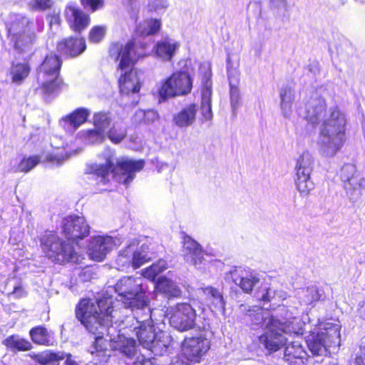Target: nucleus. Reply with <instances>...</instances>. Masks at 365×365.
I'll use <instances>...</instances> for the list:
<instances>
[{"label": "nucleus", "instance_id": "f257e3e1", "mask_svg": "<svg viewBox=\"0 0 365 365\" xmlns=\"http://www.w3.org/2000/svg\"><path fill=\"white\" fill-rule=\"evenodd\" d=\"M75 314L88 331L109 334L110 341L115 343V348L128 359L132 360L137 355L134 336L131 332L125 334L121 312L113 305L111 298L82 299L76 307Z\"/></svg>", "mask_w": 365, "mask_h": 365}, {"label": "nucleus", "instance_id": "f03ea898", "mask_svg": "<svg viewBox=\"0 0 365 365\" xmlns=\"http://www.w3.org/2000/svg\"><path fill=\"white\" fill-rule=\"evenodd\" d=\"M305 109L304 118L308 123H321L318 139L321 154L325 157L334 156L346 140L345 115L336 106L327 110L325 100L317 93L307 102Z\"/></svg>", "mask_w": 365, "mask_h": 365}, {"label": "nucleus", "instance_id": "7ed1b4c3", "mask_svg": "<svg viewBox=\"0 0 365 365\" xmlns=\"http://www.w3.org/2000/svg\"><path fill=\"white\" fill-rule=\"evenodd\" d=\"M32 22L19 14L11 16V22L6 24L9 36L16 51L22 55L24 61H14L9 70L11 82L21 85L29 76L31 68L29 59L34 52L36 34L31 31Z\"/></svg>", "mask_w": 365, "mask_h": 365}, {"label": "nucleus", "instance_id": "20e7f679", "mask_svg": "<svg viewBox=\"0 0 365 365\" xmlns=\"http://www.w3.org/2000/svg\"><path fill=\"white\" fill-rule=\"evenodd\" d=\"M135 315L122 317L121 323L125 324V334L131 332L143 348L150 350L155 356L166 354L170 338L165 333L155 331L154 311L150 308L148 314L138 312V314Z\"/></svg>", "mask_w": 365, "mask_h": 365}, {"label": "nucleus", "instance_id": "39448f33", "mask_svg": "<svg viewBox=\"0 0 365 365\" xmlns=\"http://www.w3.org/2000/svg\"><path fill=\"white\" fill-rule=\"evenodd\" d=\"M104 162L88 165L87 173L100 178L106 184L111 174L115 180L128 186L135 178V173L141 170L145 163L143 160H135L126 157L116 158L112 149L106 148L99 155Z\"/></svg>", "mask_w": 365, "mask_h": 365}, {"label": "nucleus", "instance_id": "423d86ee", "mask_svg": "<svg viewBox=\"0 0 365 365\" xmlns=\"http://www.w3.org/2000/svg\"><path fill=\"white\" fill-rule=\"evenodd\" d=\"M109 53L115 61H119L118 70L120 71L118 80L120 91L123 94L136 93L140 91V83L137 70L133 68L137 58L142 54L138 53L135 43L130 41L125 45L114 43Z\"/></svg>", "mask_w": 365, "mask_h": 365}, {"label": "nucleus", "instance_id": "0eeeda50", "mask_svg": "<svg viewBox=\"0 0 365 365\" xmlns=\"http://www.w3.org/2000/svg\"><path fill=\"white\" fill-rule=\"evenodd\" d=\"M114 289L118 302H121L124 308L130 309L134 314H138V312L149 313L150 298L146 294L148 287L143 277H124L116 282Z\"/></svg>", "mask_w": 365, "mask_h": 365}, {"label": "nucleus", "instance_id": "6e6552de", "mask_svg": "<svg viewBox=\"0 0 365 365\" xmlns=\"http://www.w3.org/2000/svg\"><path fill=\"white\" fill-rule=\"evenodd\" d=\"M340 329L339 322L319 323L305 337L310 352L314 356H323L329 349L337 350L341 344Z\"/></svg>", "mask_w": 365, "mask_h": 365}, {"label": "nucleus", "instance_id": "1a4fd4ad", "mask_svg": "<svg viewBox=\"0 0 365 365\" xmlns=\"http://www.w3.org/2000/svg\"><path fill=\"white\" fill-rule=\"evenodd\" d=\"M70 241H65L56 234L48 232L41 237V244L46 256L52 261L60 264L64 262L78 263L80 260V255Z\"/></svg>", "mask_w": 365, "mask_h": 365}, {"label": "nucleus", "instance_id": "9d476101", "mask_svg": "<svg viewBox=\"0 0 365 365\" xmlns=\"http://www.w3.org/2000/svg\"><path fill=\"white\" fill-rule=\"evenodd\" d=\"M61 64L56 54L51 53L45 57L38 68L37 76L43 93L54 94L60 91L62 84V80L59 78Z\"/></svg>", "mask_w": 365, "mask_h": 365}, {"label": "nucleus", "instance_id": "9b49d317", "mask_svg": "<svg viewBox=\"0 0 365 365\" xmlns=\"http://www.w3.org/2000/svg\"><path fill=\"white\" fill-rule=\"evenodd\" d=\"M296 309H289L284 306L279 307V316L271 317L272 327H277L283 334L302 336L307 328V315L302 318L296 316Z\"/></svg>", "mask_w": 365, "mask_h": 365}, {"label": "nucleus", "instance_id": "f8f14e48", "mask_svg": "<svg viewBox=\"0 0 365 365\" xmlns=\"http://www.w3.org/2000/svg\"><path fill=\"white\" fill-rule=\"evenodd\" d=\"M192 88V80L190 76L185 71H178L160 82L158 93L160 98L166 100L187 95L190 93Z\"/></svg>", "mask_w": 365, "mask_h": 365}, {"label": "nucleus", "instance_id": "ddd939ff", "mask_svg": "<svg viewBox=\"0 0 365 365\" xmlns=\"http://www.w3.org/2000/svg\"><path fill=\"white\" fill-rule=\"evenodd\" d=\"M165 314L169 317L170 325L180 331L192 329L195 324V310L189 303H177L167 307Z\"/></svg>", "mask_w": 365, "mask_h": 365}, {"label": "nucleus", "instance_id": "4468645a", "mask_svg": "<svg viewBox=\"0 0 365 365\" xmlns=\"http://www.w3.org/2000/svg\"><path fill=\"white\" fill-rule=\"evenodd\" d=\"M313 158L307 151L303 152L297 160L294 181L297 189L302 196H307L314 187V182L310 178L313 170Z\"/></svg>", "mask_w": 365, "mask_h": 365}, {"label": "nucleus", "instance_id": "2eb2a0df", "mask_svg": "<svg viewBox=\"0 0 365 365\" xmlns=\"http://www.w3.org/2000/svg\"><path fill=\"white\" fill-rule=\"evenodd\" d=\"M340 178L346 194L351 200L361 195V190L365 186V179L354 165H344L340 170Z\"/></svg>", "mask_w": 365, "mask_h": 365}, {"label": "nucleus", "instance_id": "dca6fc26", "mask_svg": "<svg viewBox=\"0 0 365 365\" xmlns=\"http://www.w3.org/2000/svg\"><path fill=\"white\" fill-rule=\"evenodd\" d=\"M62 232L68 240L78 243L90 233V226L83 216L69 215L62 220Z\"/></svg>", "mask_w": 365, "mask_h": 365}, {"label": "nucleus", "instance_id": "f3484780", "mask_svg": "<svg viewBox=\"0 0 365 365\" xmlns=\"http://www.w3.org/2000/svg\"><path fill=\"white\" fill-rule=\"evenodd\" d=\"M210 347V341L200 335L185 338L182 344V351L192 362H198Z\"/></svg>", "mask_w": 365, "mask_h": 365}, {"label": "nucleus", "instance_id": "a211bd4d", "mask_svg": "<svg viewBox=\"0 0 365 365\" xmlns=\"http://www.w3.org/2000/svg\"><path fill=\"white\" fill-rule=\"evenodd\" d=\"M116 245V239L110 236H94L91 238L88 245V254L92 259L102 261Z\"/></svg>", "mask_w": 365, "mask_h": 365}, {"label": "nucleus", "instance_id": "6ab92c4d", "mask_svg": "<svg viewBox=\"0 0 365 365\" xmlns=\"http://www.w3.org/2000/svg\"><path fill=\"white\" fill-rule=\"evenodd\" d=\"M197 294L202 304L206 305L215 314H224L225 300L221 292L212 287L200 288Z\"/></svg>", "mask_w": 365, "mask_h": 365}, {"label": "nucleus", "instance_id": "aec40b11", "mask_svg": "<svg viewBox=\"0 0 365 365\" xmlns=\"http://www.w3.org/2000/svg\"><path fill=\"white\" fill-rule=\"evenodd\" d=\"M182 252L186 261L191 263L197 269L205 268L207 264L204 258V250L197 242L188 235H185L183 238Z\"/></svg>", "mask_w": 365, "mask_h": 365}, {"label": "nucleus", "instance_id": "412c9836", "mask_svg": "<svg viewBox=\"0 0 365 365\" xmlns=\"http://www.w3.org/2000/svg\"><path fill=\"white\" fill-rule=\"evenodd\" d=\"M267 331L259 336V344L269 352L272 353L282 347L287 339L277 327H272L271 318L267 324Z\"/></svg>", "mask_w": 365, "mask_h": 365}, {"label": "nucleus", "instance_id": "4be33fe9", "mask_svg": "<svg viewBox=\"0 0 365 365\" xmlns=\"http://www.w3.org/2000/svg\"><path fill=\"white\" fill-rule=\"evenodd\" d=\"M230 274L233 282L245 293H250L254 288L257 289L262 284V276L254 271L235 269L230 272Z\"/></svg>", "mask_w": 365, "mask_h": 365}, {"label": "nucleus", "instance_id": "5701e85b", "mask_svg": "<svg viewBox=\"0 0 365 365\" xmlns=\"http://www.w3.org/2000/svg\"><path fill=\"white\" fill-rule=\"evenodd\" d=\"M286 293L283 291H276L267 284H261L255 292V297L262 302L263 306L270 303L268 309H274L276 306L280 307L278 304L279 302L286 299Z\"/></svg>", "mask_w": 365, "mask_h": 365}, {"label": "nucleus", "instance_id": "b1692460", "mask_svg": "<svg viewBox=\"0 0 365 365\" xmlns=\"http://www.w3.org/2000/svg\"><path fill=\"white\" fill-rule=\"evenodd\" d=\"M210 69L205 73L202 78L203 88L202 90V100L200 111L201 114L205 120H211L212 118L211 96H212V82L210 80Z\"/></svg>", "mask_w": 365, "mask_h": 365}, {"label": "nucleus", "instance_id": "393cba45", "mask_svg": "<svg viewBox=\"0 0 365 365\" xmlns=\"http://www.w3.org/2000/svg\"><path fill=\"white\" fill-rule=\"evenodd\" d=\"M65 16L70 27L76 32H81L89 24V16L82 10L73 6H68L65 9Z\"/></svg>", "mask_w": 365, "mask_h": 365}, {"label": "nucleus", "instance_id": "a878e982", "mask_svg": "<svg viewBox=\"0 0 365 365\" xmlns=\"http://www.w3.org/2000/svg\"><path fill=\"white\" fill-rule=\"evenodd\" d=\"M308 354L299 341L289 343L284 349V359L289 365H304Z\"/></svg>", "mask_w": 365, "mask_h": 365}, {"label": "nucleus", "instance_id": "bb28decb", "mask_svg": "<svg viewBox=\"0 0 365 365\" xmlns=\"http://www.w3.org/2000/svg\"><path fill=\"white\" fill-rule=\"evenodd\" d=\"M86 48V41L83 38L69 37L57 45V49L61 54L70 57H76L81 54Z\"/></svg>", "mask_w": 365, "mask_h": 365}, {"label": "nucleus", "instance_id": "cd10ccee", "mask_svg": "<svg viewBox=\"0 0 365 365\" xmlns=\"http://www.w3.org/2000/svg\"><path fill=\"white\" fill-rule=\"evenodd\" d=\"M90 111L86 108H77L71 114L62 118L60 124L68 132L72 133L87 120Z\"/></svg>", "mask_w": 365, "mask_h": 365}, {"label": "nucleus", "instance_id": "c85d7f7f", "mask_svg": "<svg viewBox=\"0 0 365 365\" xmlns=\"http://www.w3.org/2000/svg\"><path fill=\"white\" fill-rule=\"evenodd\" d=\"M198 107L195 103L183 107L179 112L173 115V122L180 128L191 126L195 121Z\"/></svg>", "mask_w": 365, "mask_h": 365}, {"label": "nucleus", "instance_id": "c756f323", "mask_svg": "<svg viewBox=\"0 0 365 365\" xmlns=\"http://www.w3.org/2000/svg\"><path fill=\"white\" fill-rule=\"evenodd\" d=\"M240 308L242 311L247 312L246 317L250 321V326L253 329H257L259 326H264L267 328L268 320L274 317V315L268 316L267 312H264L259 307H251L247 305H241Z\"/></svg>", "mask_w": 365, "mask_h": 365}, {"label": "nucleus", "instance_id": "7c9ffc66", "mask_svg": "<svg viewBox=\"0 0 365 365\" xmlns=\"http://www.w3.org/2000/svg\"><path fill=\"white\" fill-rule=\"evenodd\" d=\"M280 109L282 115L290 118L292 113V104L295 98L294 88L290 83L284 84L279 89Z\"/></svg>", "mask_w": 365, "mask_h": 365}, {"label": "nucleus", "instance_id": "2f4dec72", "mask_svg": "<svg viewBox=\"0 0 365 365\" xmlns=\"http://www.w3.org/2000/svg\"><path fill=\"white\" fill-rule=\"evenodd\" d=\"M297 297L301 304L314 305V304L325 298L324 292L317 286H310L302 289L297 293Z\"/></svg>", "mask_w": 365, "mask_h": 365}, {"label": "nucleus", "instance_id": "473e14b6", "mask_svg": "<svg viewBox=\"0 0 365 365\" xmlns=\"http://www.w3.org/2000/svg\"><path fill=\"white\" fill-rule=\"evenodd\" d=\"M180 44L175 40L164 38L158 41L155 47L156 54L165 61H170Z\"/></svg>", "mask_w": 365, "mask_h": 365}, {"label": "nucleus", "instance_id": "72a5a7b5", "mask_svg": "<svg viewBox=\"0 0 365 365\" xmlns=\"http://www.w3.org/2000/svg\"><path fill=\"white\" fill-rule=\"evenodd\" d=\"M155 287L160 292L164 294L169 299L178 298L182 294V291L176 283L165 277H160Z\"/></svg>", "mask_w": 365, "mask_h": 365}, {"label": "nucleus", "instance_id": "f704fd0d", "mask_svg": "<svg viewBox=\"0 0 365 365\" xmlns=\"http://www.w3.org/2000/svg\"><path fill=\"white\" fill-rule=\"evenodd\" d=\"M2 344L12 351H24L31 349V344L19 335L13 334L6 337Z\"/></svg>", "mask_w": 365, "mask_h": 365}, {"label": "nucleus", "instance_id": "c9c22d12", "mask_svg": "<svg viewBox=\"0 0 365 365\" xmlns=\"http://www.w3.org/2000/svg\"><path fill=\"white\" fill-rule=\"evenodd\" d=\"M32 341L36 344L50 346L53 344V337L47 329L43 326H37L29 331Z\"/></svg>", "mask_w": 365, "mask_h": 365}, {"label": "nucleus", "instance_id": "e433bc0d", "mask_svg": "<svg viewBox=\"0 0 365 365\" xmlns=\"http://www.w3.org/2000/svg\"><path fill=\"white\" fill-rule=\"evenodd\" d=\"M130 245H133V268L136 269L148 262L151 259V257L148 252V245H142L140 247H138L135 242H132Z\"/></svg>", "mask_w": 365, "mask_h": 365}, {"label": "nucleus", "instance_id": "4c0bfd02", "mask_svg": "<svg viewBox=\"0 0 365 365\" xmlns=\"http://www.w3.org/2000/svg\"><path fill=\"white\" fill-rule=\"evenodd\" d=\"M160 21L156 19L145 20L136 27V34L140 36H152L160 30Z\"/></svg>", "mask_w": 365, "mask_h": 365}, {"label": "nucleus", "instance_id": "58836bf2", "mask_svg": "<svg viewBox=\"0 0 365 365\" xmlns=\"http://www.w3.org/2000/svg\"><path fill=\"white\" fill-rule=\"evenodd\" d=\"M133 245H128L124 250H121L116 259L118 269L124 271L130 267H133L132 255Z\"/></svg>", "mask_w": 365, "mask_h": 365}, {"label": "nucleus", "instance_id": "ea45409f", "mask_svg": "<svg viewBox=\"0 0 365 365\" xmlns=\"http://www.w3.org/2000/svg\"><path fill=\"white\" fill-rule=\"evenodd\" d=\"M89 333H91L94 335H96L95 341L93 343L92 346H91L89 349V352L92 355H100L101 354H103L106 349L108 346V340L104 339V336H106L109 338L110 341V335L108 334L106 332L101 334V333H94L92 331H88Z\"/></svg>", "mask_w": 365, "mask_h": 365}, {"label": "nucleus", "instance_id": "a19ab883", "mask_svg": "<svg viewBox=\"0 0 365 365\" xmlns=\"http://www.w3.org/2000/svg\"><path fill=\"white\" fill-rule=\"evenodd\" d=\"M167 269V263L163 259L158 260L156 263L153 264L143 272L144 279H148L154 281L156 277Z\"/></svg>", "mask_w": 365, "mask_h": 365}, {"label": "nucleus", "instance_id": "79ce46f5", "mask_svg": "<svg viewBox=\"0 0 365 365\" xmlns=\"http://www.w3.org/2000/svg\"><path fill=\"white\" fill-rule=\"evenodd\" d=\"M93 120L94 128L106 135L111 123L109 115L103 112L97 113L94 114Z\"/></svg>", "mask_w": 365, "mask_h": 365}, {"label": "nucleus", "instance_id": "37998d69", "mask_svg": "<svg viewBox=\"0 0 365 365\" xmlns=\"http://www.w3.org/2000/svg\"><path fill=\"white\" fill-rule=\"evenodd\" d=\"M126 133V130L123 125L114 124L106 134L111 142L119 143L125 138Z\"/></svg>", "mask_w": 365, "mask_h": 365}, {"label": "nucleus", "instance_id": "c03bdc74", "mask_svg": "<svg viewBox=\"0 0 365 365\" xmlns=\"http://www.w3.org/2000/svg\"><path fill=\"white\" fill-rule=\"evenodd\" d=\"M106 136V134L95 128L83 132L85 141L90 144L101 143L104 140Z\"/></svg>", "mask_w": 365, "mask_h": 365}, {"label": "nucleus", "instance_id": "a18cd8bd", "mask_svg": "<svg viewBox=\"0 0 365 365\" xmlns=\"http://www.w3.org/2000/svg\"><path fill=\"white\" fill-rule=\"evenodd\" d=\"M72 153L66 150L65 148H63V150H60L56 153H51L48 155L46 159L48 162L56 164L57 165H60L67 158H68Z\"/></svg>", "mask_w": 365, "mask_h": 365}, {"label": "nucleus", "instance_id": "49530a36", "mask_svg": "<svg viewBox=\"0 0 365 365\" xmlns=\"http://www.w3.org/2000/svg\"><path fill=\"white\" fill-rule=\"evenodd\" d=\"M40 160L38 156H31L23 158L19 164L18 169L24 173H27L33 169Z\"/></svg>", "mask_w": 365, "mask_h": 365}, {"label": "nucleus", "instance_id": "de8ad7c7", "mask_svg": "<svg viewBox=\"0 0 365 365\" xmlns=\"http://www.w3.org/2000/svg\"><path fill=\"white\" fill-rule=\"evenodd\" d=\"M53 0H31L29 6L33 11H46L52 7Z\"/></svg>", "mask_w": 365, "mask_h": 365}, {"label": "nucleus", "instance_id": "09e8293b", "mask_svg": "<svg viewBox=\"0 0 365 365\" xmlns=\"http://www.w3.org/2000/svg\"><path fill=\"white\" fill-rule=\"evenodd\" d=\"M106 28L102 26H94L90 31L89 41L92 43H99L104 37Z\"/></svg>", "mask_w": 365, "mask_h": 365}, {"label": "nucleus", "instance_id": "8fccbe9b", "mask_svg": "<svg viewBox=\"0 0 365 365\" xmlns=\"http://www.w3.org/2000/svg\"><path fill=\"white\" fill-rule=\"evenodd\" d=\"M227 72L230 86L237 85L239 81V74L237 71L232 68L230 57L227 59Z\"/></svg>", "mask_w": 365, "mask_h": 365}, {"label": "nucleus", "instance_id": "3c124183", "mask_svg": "<svg viewBox=\"0 0 365 365\" xmlns=\"http://www.w3.org/2000/svg\"><path fill=\"white\" fill-rule=\"evenodd\" d=\"M230 87V103L233 110V113H235L240 106V93L237 85Z\"/></svg>", "mask_w": 365, "mask_h": 365}, {"label": "nucleus", "instance_id": "603ef678", "mask_svg": "<svg viewBox=\"0 0 365 365\" xmlns=\"http://www.w3.org/2000/svg\"><path fill=\"white\" fill-rule=\"evenodd\" d=\"M81 2L84 9L91 12H95L104 4V0H81Z\"/></svg>", "mask_w": 365, "mask_h": 365}, {"label": "nucleus", "instance_id": "864d4df0", "mask_svg": "<svg viewBox=\"0 0 365 365\" xmlns=\"http://www.w3.org/2000/svg\"><path fill=\"white\" fill-rule=\"evenodd\" d=\"M132 362H127L130 365H155L156 362L155 358H146L143 354H137L133 359Z\"/></svg>", "mask_w": 365, "mask_h": 365}, {"label": "nucleus", "instance_id": "5fc2aeb1", "mask_svg": "<svg viewBox=\"0 0 365 365\" xmlns=\"http://www.w3.org/2000/svg\"><path fill=\"white\" fill-rule=\"evenodd\" d=\"M168 0H149L148 1L149 9L157 12L165 11L168 7Z\"/></svg>", "mask_w": 365, "mask_h": 365}, {"label": "nucleus", "instance_id": "6e6d98bb", "mask_svg": "<svg viewBox=\"0 0 365 365\" xmlns=\"http://www.w3.org/2000/svg\"><path fill=\"white\" fill-rule=\"evenodd\" d=\"M192 362L191 360L182 353L181 355L175 357L170 365H191Z\"/></svg>", "mask_w": 365, "mask_h": 365}, {"label": "nucleus", "instance_id": "4d7b16f0", "mask_svg": "<svg viewBox=\"0 0 365 365\" xmlns=\"http://www.w3.org/2000/svg\"><path fill=\"white\" fill-rule=\"evenodd\" d=\"M158 118V113L157 111L154 110H145V123H151L155 121Z\"/></svg>", "mask_w": 365, "mask_h": 365}, {"label": "nucleus", "instance_id": "13d9d810", "mask_svg": "<svg viewBox=\"0 0 365 365\" xmlns=\"http://www.w3.org/2000/svg\"><path fill=\"white\" fill-rule=\"evenodd\" d=\"M123 4L130 12H134L138 6V0H123Z\"/></svg>", "mask_w": 365, "mask_h": 365}, {"label": "nucleus", "instance_id": "bf43d9fd", "mask_svg": "<svg viewBox=\"0 0 365 365\" xmlns=\"http://www.w3.org/2000/svg\"><path fill=\"white\" fill-rule=\"evenodd\" d=\"M123 4L130 12H134L138 6V0H123Z\"/></svg>", "mask_w": 365, "mask_h": 365}, {"label": "nucleus", "instance_id": "052dcab7", "mask_svg": "<svg viewBox=\"0 0 365 365\" xmlns=\"http://www.w3.org/2000/svg\"><path fill=\"white\" fill-rule=\"evenodd\" d=\"M145 115V110L139 109L138 110L135 115L134 118L136 122H144Z\"/></svg>", "mask_w": 365, "mask_h": 365}, {"label": "nucleus", "instance_id": "680f3d73", "mask_svg": "<svg viewBox=\"0 0 365 365\" xmlns=\"http://www.w3.org/2000/svg\"><path fill=\"white\" fill-rule=\"evenodd\" d=\"M358 312L360 317L365 319V301L359 304Z\"/></svg>", "mask_w": 365, "mask_h": 365}, {"label": "nucleus", "instance_id": "e2e57ef3", "mask_svg": "<svg viewBox=\"0 0 365 365\" xmlns=\"http://www.w3.org/2000/svg\"><path fill=\"white\" fill-rule=\"evenodd\" d=\"M59 22V17L58 16H54L52 19L51 20V24L56 23L58 24Z\"/></svg>", "mask_w": 365, "mask_h": 365}, {"label": "nucleus", "instance_id": "0e129e2a", "mask_svg": "<svg viewBox=\"0 0 365 365\" xmlns=\"http://www.w3.org/2000/svg\"><path fill=\"white\" fill-rule=\"evenodd\" d=\"M363 357L365 359V348L364 349H361Z\"/></svg>", "mask_w": 365, "mask_h": 365}, {"label": "nucleus", "instance_id": "69168bd1", "mask_svg": "<svg viewBox=\"0 0 365 365\" xmlns=\"http://www.w3.org/2000/svg\"><path fill=\"white\" fill-rule=\"evenodd\" d=\"M38 23H39V21L37 20ZM40 24L39 26H40V29H41L43 28V23L42 22H40Z\"/></svg>", "mask_w": 365, "mask_h": 365}, {"label": "nucleus", "instance_id": "338daca9", "mask_svg": "<svg viewBox=\"0 0 365 365\" xmlns=\"http://www.w3.org/2000/svg\"><path fill=\"white\" fill-rule=\"evenodd\" d=\"M333 50H334V48H333L332 46H331V45H330V46H329V51H330L331 52H333V51H334Z\"/></svg>", "mask_w": 365, "mask_h": 365}, {"label": "nucleus", "instance_id": "774afa93", "mask_svg": "<svg viewBox=\"0 0 365 365\" xmlns=\"http://www.w3.org/2000/svg\"><path fill=\"white\" fill-rule=\"evenodd\" d=\"M335 49H336V51L337 53H339V48H336H336H335Z\"/></svg>", "mask_w": 365, "mask_h": 365}]
</instances>
